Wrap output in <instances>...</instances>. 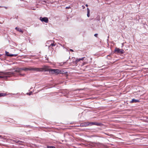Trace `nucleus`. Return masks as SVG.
I'll return each mask as SVG.
<instances>
[{"label": "nucleus", "mask_w": 148, "mask_h": 148, "mask_svg": "<svg viewBox=\"0 0 148 148\" xmlns=\"http://www.w3.org/2000/svg\"><path fill=\"white\" fill-rule=\"evenodd\" d=\"M22 70V69L21 68H16L15 70V71L17 72H19Z\"/></svg>", "instance_id": "obj_8"}, {"label": "nucleus", "mask_w": 148, "mask_h": 148, "mask_svg": "<svg viewBox=\"0 0 148 148\" xmlns=\"http://www.w3.org/2000/svg\"><path fill=\"white\" fill-rule=\"evenodd\" d=\"M6 77L5 76H3L2 75H0V78H5Z\"/></svg>", "instance_id": "obj_17"}, {"label": "nucleus", "mask_w": 148, "mask_h": 148, "mask_svg": "<svg viewBox=\"0 0 148 148\" xmlns=\"http://www.w3.org/2000/svg\"><path fill=\"white\" fill-rule=\"evenodd\" d=\"M87 16L88 17H89L90 16V10L88 8H87Z\"/></svg>", "instance_id": "obj_14"}, {"label": "nucleus", "mask_w": 148, "mask_h": 148, "mask_svg": "<svg viewBox=\"0 0 148 148\" xmlns=\"http://www.w3.org/2000/svg\"><path fill=\"white\" fill-rule=\"evenodd\" d=\"M6 94L3 93H0V97H5L6 96Z\"/></svg>", "instance_id": "obj_13"}, {"label": "nucleus", "mask_w": 148, "mask_h": 148, "mask_svg": "<svg viewBox=\"0 0 148 148\" xmlns=\"http://www.w3.org/2000/svg\"><path fill=\"white\" fill-rule=\"evenodd\" d=\"M70 51H72V52H73V50L72 49H70Z\"/></svg>", "instance_id": "obj_25"}, {"label": "nucleus", "mask_w": 148, "mask_h": 148, "mask_svg": "<svg viewBox=\"0 0 148 148\" xmlns=\"http://www.w3.org/2000/svg\"><path fill=\"white\" fill-rule=\"evenodd\" d=\"M47 148H56L54 146H47Z\"/></svg>", "instance_id": "obj_18"}, {"label": "nucleus", "mask_w": 148, "mask_h": 148, "mask_svg": "<svg viewBox=\"0 0 148 148\" xmlns=\"http://www.w3.org/2000/svg\"><path fill=\"white\" fill-rule=\"evenodd\" d=\"M75 58V57H72L71 58L72 60V62L74 64H75V61L76 60Z\"/></svg>", "instance_id": "obj_15"}, {"label": "nucleus", "mask_w": 148, "mask_h": 148, "mask_svg": "<svg viewBox=\"0 0 148 148\" xmlns=\"http://www.w3.org/2000/svg\"><path fill=\"white\" fill-rule=\"evenodd\" d=\"M15 29L17 30L18 31L21 32L23 33V31L20 28H18L17 27H16L15 28Z\"/></svg>", "instance_id": "obj_10"}, {"label": "nucleus", "mask_w": 148, "mask_h": 148, "mask_svg": "<svg viewBox=\"0 0 148 148\" xmlns=\"http://www.w3.org/2000/svg\"><path fill=\"white\" fill-rule=\"evenodd\" d=\"M86 7H88V5L86 4Z\"/></svg>", "instance_id": "obj_26"}, {"label": "nucleus", "mask_w": 148, "mask_h": 148, "mask_svg": "<svg viewBox=\"0 0 148 148\" xmlns=\"http://www.w3.org/2000/svg\"><path fill=\"white\" fill-rule=\"evenodd\" d=\"M84 58V57L82 58H79L80 60H83Z\"/></svg>", "instance_id": "obj_22"}, {"label": "nucleus", "mask_w": 148, "mask_h": 148, "mask_svg": "<svg viewBox=\"0 0 148 148\" xmlns=\"http://www.w3.org/2000/svg\"><path fill=\"white\" fill-rule=\"evenodd\" d=\"M95 122H88L86 124L87 125H89L91 126L93 125H95Z\"/></svg>", "instance_id": "obj_9"}, {"label": "nucleus", "mask_w": 148, "mask_h": 148, "mask_svg": "<svg viewBox=\"0 0 148 148\" xmlns=\"http://www.w3.org/2000/svg\"><path fill=\"white\" fill-rule=\"evenodd\" d=\"M98 34H94V36L96 37H97Z\"/></svg>", "instance_id": "obj_23"}, {"label": "nucleus", "mask_w": 148, "mask_h": 148, "mask_svg": "<svg viewBox=\"0 0 148 148\" xmlns=\"http://www.w3.org/2000/svg\"><path fill=\"white\" fill-rule=\"evenodd\" d=\"M32 92H29V93H27V95H31L32 94Z\"/></svg>", "instance_id": "obj_20"}, {"label": "nucleus", "mask_w": 148, "mask_h": 148, "mask_svg": "<svg viewBox=\"0 0 148 148\" xmlns=\"http://www.w3.org/2000/svg\"><path fill=\"white\" fill-rule=\"evenodd\" d=\"M114 51L116 53L123 54L124 52V51L123 50L121 49L117 48H115Z\"/></svg>", "instance_id": "obj_2"}, {"label": "nucleus", "mask_w": 148, "mask_h": 148, "mask_svg": "<svg viewBox=\"0 0 148 148\" xmlns=\"http://www.w3.org/2000/svg\"><path fill=\"white\" fill-rule=\"evenodd\" d=\"M40 20L42 22H44L45 23H47L49 21L48 18L47 17H40Z\"/></svg>", "instance_id": "obj_4"}, {"label": "nucleus", "mask_w": 148, "mask_h": 148, "mask_svg": "<svg viewBox=\"0 0 148 148\" xmlns=\"http://www.w3.org/2000/svg\"><path fill=\"white\" fill-rule=\"evenodd\" d=\"M95 125H97V126H99L100 125V123H97L96 122H95Z\"/></svg>", "instance_id": "obj_19"}, {"label": "nucleus", "mask_w": 148, "mask_h": 148, "mask_svg": "<svg viewBox=\"0 0 148 148\" xmlns=\"http://www.w3.org/2000/svg\"><path fill=\"white\" fill-rule=\"evenodd\" d=\"M123 46V43L122 44V47Z\"/></svg>", "instance_id": "obj_27"}, {"label": "nucleus", "mask_w": 148, "mask_h": 148, "mask_svg": "<svg viewBox=\"0 0 148 148\" xmlns=\"http://www.w3.org/2000/svg\"><path fill=\"white\" fill-rule=\"evenodd\" d=\"M76 60L75 61V64H77V63L79 62V61H80V59L79 58V59H78V58H77L76 59H75Z\"/></svg>", "instance_id": "obj_16"}, {"label": "nucleus", "mask_w": 148, "mask_h": 148, "mask_svg": "<svg viewBox=\"0 0 148 148\" xmlns=\"http://www.w3.org/2000/svg\"><path fill=\"white\" fill-rule=\"evenodd\" d=\"M6 55L8 56L12 57V56H16L18 55V54H10L7 51H5Z\"/></svg>", "instance_id": "obj_6"}, {"label": "nucleus", "mask_w": 148, "mask_h": 148, "mask_svg": "<svg viewBox=\"0 0 148 148\" xmlns=\"http://www.w3.org/2000/svg\"><path fill=\"white\" fill-rule=\"evenodd\" d=\"M70 6L69 7H66V9H69V8H70Z\"/></svg>", "instance_id": "obj_24"}, {"label": "nucleus", "mask_w": 148, "mask_h": 148, "mask_svg": "<svg viewBox=\"0 0 148 148\" xmlns=\"http://www.w3.org/2000/svg\"><path fill=\"white\" fill-rule=\"evenodd\" d=\"M16 143H18V144L21 145H22L23 143V142L21 141H16Z\"/></svg>", "instance_id": "obj_12"}, {"label": "nucleus", "mask_w": 148, "mask_h": 148, "mask_svg": "<svg viewBox=\"0 0 148 148\" xmlns=\"http://www.w3.org/2000/svg\"><path fill=\"white\" fill-rule=\"evenodd\" d=\"M139 102V101L138 100L135 99H133L131 101V103H136Z\"/></svg>", "instance_id": "obj_11"}, {"label": "nucleus", "mask_w": 148, "mask_h": 148, "mask_svg": "<svg viewBox=\"0 0 148 148\" xmlns=\"http://www.w3.org/2000/svg\"><path fill=\"white\" fill-rule=\"evenodd\" d=\"M2 73L3 74V75H9V76L10 75H13L14 73L13 72H4V73Z\"/></svg>", "instance_id": "obj_5"}, {"label": "nucleus", "mask_w": 148, "mask_h": 148, "mask_svg": "<svg viewBox=\"0 0 148 148\" xmlns=\"http://www.w3.org/2000/svg\"><path fill=\"white\" fill-rule=\"evenodd\" d=\"M42 68L43 69V70L42 71H43L44 70H45V71H49V70L51 69H50L49 67L48 66H45L43 68Z\"/></svg>", "instance_id": "obj_7"}, {"label": "nucleus", "mask_w": 148, "mask_h": 148, "mask_svg": "<svg viewBox=\"0 0 148 148\" xmlns=\"http://www.w3.org/2000/svg\"><path fill=\"white\" fill-rule=\"evenodd\" d=\"M22 70L25 71H36L40 72L43 70V69L40 68H36L29 67L28 68H22Z\"/></svg>", "instance_id": "obj_1"}, {"label": "nucleus", "mask_w": 148, "mask_h": 148, "mask_svg": "<svg viewBox=\"0 0 148 148\" xmlns=\"http://www.w3.org/2000/svg\"><path fill=\"white\" fill-rule=\"evenodd\" d=\"M60 71L58 69H51L49 70V72L52 74L55 73L58 74L59 73Z\"/></svg>", "instance_id": "obj_3"}, {"label": "nucleus", "mask_w": 148, "mask_h": 148, "mask_svg": "<svg viewBox=\"0 0 148 148\" xmlns=\"http://www.w3.org/2000/svg\"><path fill=\"white\" fill-rule=\"evenodd\" d=\"M23 0H20V1H23Z\"/></svg>", "instance_id": "obj_28"}, {"label": "nucleus", "mask_w": 148, "mask_h": 148, "mask_svg": "<svg viewBox=\"0 0 148 148\" xmlns=\"http://www.w3.org/2000/svg\"><path fill=\"white\" fill-rule=\"evenodd\" d=\"M56 45V44H54V43H51L50 45V47L51 46H55Z\"/></svg>", "instance_id": "obj_21"}]
</instances>
